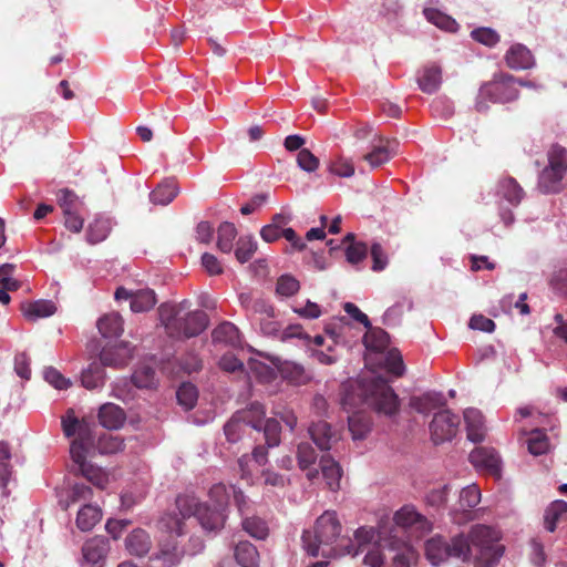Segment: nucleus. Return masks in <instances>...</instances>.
I'll return each mask as SVG.
<instances>
[{"instance_id": "f257e3e1", "label": "nucleus", "mask_w": 567, "mask_h": 567, "mask_svg": "<svg viewBox=\"0 0 567 567\" xmlns=\"http://www.w3.org/2000/svg\"><path fill=\"white\" fill-rule=\"evenodd\" d=\"M498 533L486 525L472 527L468 536L457 534L450 539L436 535L425 543V555L432 566L455 558L463 563L474 558L475 567H496L504 554Z\"/></svg>"}, {"instance_id": "f03ea898", "label": "nucleus", "mask_w": 567, "mask_h": 567, "mask_svg": "<svg viewBox=\"0 0 567 567\" xmlns=\"http://www.w3.org/2000/svg\"><path fill=\"white\" fill-rule=\"evenodd\" d=\"M61 424L66 437L76 436L71 442L70 454L79 473L97 488H106L110 483L109 473L86 461V456L94 445V436L89 424L80 421L72 409H69L65 415L62 416Z\"/></svg>"}, {"instance_id": "7ed1b4c3", "label": "nucleus", "mask_w": 567, "mask_h": 567, "mask_svg": "<svg viewBox=\"0 0 567 567\" xmlns=\"http://www.w3.org/2000/svg\"><path fill=\"white\" fill-rule=\"evenodd\" d=\"M190 302L183 300L175 303H163L158 308V317L165 332L174 339H189L199 336L208 327V316L203 310H189Z\"/></svg>"}, {"instance_id": "20e7f679", "label": "nucleus", "mask_w": 567, "mask_h": 567, "mask_svg": "<svg viewBox=\"0 0 567 567\" xmlns=\"http://www.w3.org/2000/svg\"><path fill=\"white\" fill-rule=\"evenodd\" d=\"M341 534V524L337 513L326 511L320 515L312 529H306L302 533L301 542L305 551L312 557L319 555L323 557H333L338 553L332 544Z\"/></svg>"}, {"instance_id": "39448f33", "label": "nucleus", "mask_w": 567, "mask_h": 567, "mask_svg": "<svg viewBox=\"0 0 567 567\" xmlns=\"http://www.w3.org/2000/svg\"><path fill=\"white\" fill-rule=\"evenodd\" d=\"M158 528L162 535L158 540V550L153 558L161 560L166 567L175 566L184 555L177 540L179 536L184 535V523L177 514L169 513L159 519Z\"/></svg>"}, {"instance_id": "423d86ee", "label": "nucleus", "mask_w": 567, "mask_h": 567, "mask_svg": "<svg viewBox=\"0 0 567 567\" xmlns=\"http://www.w3.org/2000/svg\"><path fill=\"white\" fill-rule=\"evenodd\" d=\"M359 395L363 404L380 414L392 416L399 410V398L383 378L375 377L361 380Z\"/></svg>"}, {"instance_id": "0eeeda50", "label": "nucleus", "mask_w": 567, "mask_h": 567, "mask_svg": "<svg viewBox=\"0 0 567 567\" xmlns=\"http://www.w3.org/2000/svg\"><path fill=\"white\" fill-rule=\"evenodd\" d=\"M176 507L182 520L195 516L203 529L207 533L216 534L225 525V511L216 508L215 506L210 507L206 503H200L199 499L193 495H179L176 498Z\"/></svg>"}, {"instance_id": "6e6552de", "label": "nucleus", "mask_w": 567, "mask_h": 567, "mask_svg": "<svg viewBox=\"0 0 567 567\" xmlns=\"http://www.w3.org/2000/svg\"><path fill=\"white\" fill-rule=\"evenodd\" d=\"M518 96L519 91L513 75L495 74L491 82L481 86L476 99V109L478 112H484L487 110L486 101L504 104L517 100Z\"/></svg>"}, {"instance_id": "1a4fd4ad", "label": "nucleus", "mask_w": 567, "mask_h": 567, "mask_svg": "<svg viewBox=\"0 0 567 567\" xmlns=\"http://www.w3.org/2000/svg\"><path fill=\"white\" fill-rule=\"evenodd\" d=\"M567 171V150L553 145L548 152V165L542 171L538 187L545 194L558 193Z\"/></svg>"}, {"instance_id": "9d476101", "label": "nucleus", "mask_w": 567, "mask_h": 567, "mask_svg": "<svg viewBox=\"0 0 567 567\" xmlns=\"http://www.w3.org/2000/svg\"><path fill=\"white\" fill-rule=\"evenodd\" d=\"M461 419L449 409H443L434 413L430 423L431 440L434 444H441L451 441L456 436Z\"/></svg>"}, {"instance_id": "9b49d317", "label": "nucleus", "mask_w": 567, "mask_h": 567, "mask_svg": "<svg viewBox=\"0 0 567 567\" xmlns=\"http://www.w3.org/2000/svg\"><path fill=\"white\" fill-rule=\"evenodd\" d=\"M393 519L396 526L422 536L432 529V523L420 514L413 505H404L395 512Z\"/></svg>"}, {"instance_id": "f8f14e48", "label": "nucleus", "mask_w": 567, "mask_h": 567, "mask_svg": "<svg viewBox=\"0 0 567 567\" xmlns=\"http://www.w3.org/2000/svg\"><path fill=\"white\" fill-rule=\"evenodd\" d=\"M110 550L109 540L103 536L87 539L82 546L81 567H104Z\"/></svg>"}, {"instance_id": "ddd939ff", "label": "nucleus", "mask_w": 567, "mask_h": 567, "mask_svg": "<svg viewBox=\"0 0 567 567\" xmlns=\"http://www.w3.org/2000/svg\"><path fill=\"white\" fill-rule=\"evenodd\" d=\"M238 300L252 324L257 323L258 317L275 316L274 307L266 299L251 292L239 293Z\"/></svg>"}, {"instance_id": "4468645a", "label": "nucleus", "mask_w": 567, "mask_h": 567, "mask_svg": "<svg viewBox=\"0 0 567 567\" xmlns=\"http://www.w3.org/2000/svg\"><path fill=\"white\" fill-rule=\"evenodd\" d=\"M470 462L477 470L486 471L489 474L501 476V458L492 447H476L470 453Z\"/></svg>"}, {"instance_id": "2eb2a0df", "label": "nucleus", "mask_w": 567, "mask_h": 567, "mask_svg": "<svg viewBox=\"0 0 567 567\" xmlns=\"http://www.w3.org/2000/svg\"><path fill=\"white\" fill-rule=\"evenodd\" d=\"M388 548L393 553L392 567H413L419 560L417 550L405 540L393 537Z\"/></svg>"}, {"instance_id": "dca6fc26", "label": "nucleus", "mask_w": 567, "mask_h": 567, "mask_svg": "<svg viewBox=\"0 0 567 567\" xmlns=\"http://www.w3.org/2000/svg\"><path fill=\"white\" fill-rule=\"evenodd\" d=\"M133 355L130 343L121 342L115 346L104 347L100 352V361L103 367H125Z\"/></svg>"}, {"instance_id": "f3484780", "label": "nucleus", "mask_w": 567, "mask_h": 567, "mask_svg": "<svg viewBox=\"0 0 567 567\" xmlns=\"http://www.w3.org/2000/svg\"><path fill=\"white\" fill-rule=\"evenodd\" d=\"M312 442L321 451H329L339 440V432L333 430L326 421L312 422L308 427Z\"/></svg>"}, {"instance_id": "a211bd4d", "label": "nucleus", "mask_w": 567, "mask_h": 567, "mask_svg": "<svg viewBox=\"0 0 567 567\" xmlns=\"http://www.w3.org/2000/svg\"><path fill=\"white\" fill-rule=\"evenodd\" d=\"M505 61L508 68L520 71L535 66V58L532 51L524 44H513L505 54Z\"/></svg>"}, {"instance_id": "6ab92c4d", "label": "nucleus", "mask_w": 567, "mask_h": 567, "mask_svg": "<svg viewBox=\"0 0 567 567\" xmlns=\"http://www.w3.org/2000/svg\"><path fill=\"white\" fill-rule=\"evenodd\" d=\"M446 404V400L442 392L430 391L419 396L410 399V406L417 413L427 415L432 411L440 409Z\"/></svg>"}, {"instance_id": "aec40b11", "label": "nucleus", "mask_w": 567, "mask_h": 567, "mask_svg": "<svg viewBox=\"0 0 567 567\" xmlns=\"http://www.w3.org/2000/svg\"><path fill=\"white\" fill-rule=\"evenodd\" d=\"M464 422L467 432V439L473 443L482 442L485 437L486 426L483 414L475 408H468L464 411Z\"/></svg>"}, {"instance_id": "412c9836", "label": "nucleus", "mask_w": 567, "mask_h": 567, "mask_svg": "<svg viewBox=\"0 0 567 567\" xmlns=\"http://www.w3.org/2000/svg\"><path fill=\"white\" fill-rule=\"evenodd\" d=\"M396 142L380 138L379 144L372 146L371 151L363 156L372 168L379 167L390 161L395 153Z\"/></svg>"}, {"instance_id": "4be33fe9", "label": "nucleus", "mask_w": 567, "mask_h": 567, "mask_svg": "<svg viewBox=\"0 0 567 567\" xmlns=\"http://www.w3.org/2000/svg\"><path fill=\"white\" fill-rule=\"evenodd\" d=\"M496 194L513 207L518 206L525 196L524 189L513 177L499 179L496 186Z\"/></svg>"}, {"instance_id": "5701e85b", "label": "nucleus", "mask_w": 567, "mask_h": 567, "mask_svg": "<svg viewBox=\"0 0 567 567\" xmlns=\"http://www.w3.org/2000/svg\"><path fill=\"white\" fill-rule=\"evenodd\" d=\"M126 415L123 409L114 403H105L99 410L100 424L107 430H117L123 426Z\"/></svg>"}, {"instance_id": "b1692460", "label": "nucleus", "mask_w": 567, "mask_h": 567, "mask_svg": "<svg viewBox=\"0 0 567 567\" xmlns=\"http://www.w3.org/2000/svg\"><path fill=\"white\" fill-rule=\"evenodd\" d=\"M442 83V70L436 64H430L420 70L417 75L419 87L426 94L436 92Z\"/></svg>"}, {"instance_id": "393cba45", "label": "nucleus", "mask_w": 567, "mask_h": 567, "mask_svg": "<svg viewBox=\"0 0 567 567\" xmlns=\"http://www.w3.org/2000/svg\"><path fill=\"white\" fill-rule=\"evenodd\" d=\"M125 546L131 555L142 557L148 554L152 542L150 535L141 528L134 529L126 538Z\"/></svg>"}, {"instance_id": "a878e982", "label": "nucleus", "mask_w": 567, "mask_h": 567, "mask_svg": "<svg viewBox=\"0 0 567 567\" xmlns=\"http://www.w3.org/2000/svg\"><path fill=\"white\" fill-rule=\"evenodd\" d=\"M21 311L25 319L37 321L38 319L54 315L56 307L51 300H37L33 302H23L21 305Z\"/></svg>"}, {"instance_id": "bb28decb", "label": "nucleus", "mask_w": 567, "mask_h": 567, "mask_svg": "<svg viewBox=\"0 0 567 567\" xmlns=\"http://www.w3.org/2000/svg\"><path fill=\"white\" fill-rule=\"evenodd\" d=\"M212 338L215 343H225L231 347H239L241 344L239 329L229 321L218 324L213 330Z\"/></svg>"}, {"instance_id": "cd10ccee", "label": "nucleus", "mask_w": 567, "mask_h": 567, "mask_svg": "<svg viewBox=\"0 0 567 567\" xmlns=\"http://www.w3.org/2000/svg\"><path fill=\"white\" fill-rule=\"evenodd\" d=\"M92 497L93 491L90 486L83 483H75L65 495L60 497L59 504L63 509H69L74 504L91 501Z\"/></svg>"}, {"instance_id": "c85d7f7f", "label": "nucleus", "mask_w": 567, "mask_h": 567, "mask_svg": "<svg viewBox=\"0 0 567 567\" xmlns=\"http://www.w3.org/2000/svg\"><path fill=\"white\" fill-rule=\"evenodd\" d=\"M11 456L9 444L0 441V489L4 497H8L10 494L8 484L12 477Z\"/></svg>"}, {"instance_id": "c756f323", "label": "nucleus", "mask_w": 567, "mask_h": 567, "mask_svg": "<svg viewBox=\"0 0 567 567\" xmlns=\"http://www.w3.org/2000/svg\"><path fill=\"white\" fill-rule=\"evenodd\" d=\"M97 329L103 338H118L123 333V319L116 312H111L97 321Z\"/></svg>"}, {"instance_id": "7c9ffc66", "label": "nucleus", "mask_w": 567, "mask_h": 567, "mask_svg": "<svg viewBox=\"0 0 567 567\" xmlns=\"http://www.w3.org/2000/svg\"><path fill=\"white\" fill-rule=\"evenodd\" d=\"M320 468L328 487L331 491H337L340 486V478L342 475V470L339 463L331 456L323 455L320 458Z\"/></svg>"}, {"instance_id": "2f4dec72", "label": "nucleus", "mask_w": 567, "mask_h": 567, "mask_svg": "<svg viewBox=\"0 0 567 567\" xmlns=\"http://www.w3.org/2000/svg\"><path fill=\"white\" fill-rule=\"evenodd\" d=\"M278 371L282 379L295 385L305 384L309 380V375L305 368L293 361H284L278 364Z\"/></svg>"}, {"instance_id": "473e14b6", "label": "nucleus", "mask_w": 567, "mask_h": 567, "mask_svg": "<svg viewBox=\"0 0 567 567\" xmlns=\"http://www.w3.org/2000/svg\"><path fill=\"white\" fill-rule=\"evenodd\" d=\"M368 331L363 336V343L367 350L373 352H383L390 343V336L381 328L372 327L367 328Z\"/></svg>"}, {"instance_id": "72a5a7b5", "label": "nucleus", "mask_w": 567, "mask_h": 567, "mask_svg": "<svg viewBox=\"0 0 567 567\" xmlns=\"http://www.w3.org/2000/svg\"><path fill=\"white\" fill-rule=\"evenodd\" d=\"M567 516V503L561 499L554 501L545 509L544 527L547 532H555L557 524Z\"/></svg>"}, {"instance_id": "f704fd0d", "label": "nucleus", "mask_w": 567, "mask_h": 567, "mask_svg": "<svg viewBox=\"0 0 567 567\" xmlns=\"http://www.w3.org/2000/svg\"><path fill=\"white\" fill-rule=\"evenodd\" d=\"M102 518V511L99 506L84 504L78 512L76 526L82 532L91 530Z\"/></svg>"}, {"instance_id": "c9c22d12", "label": "nucleus", "mask_w": 567, "mask_h": 567, "mask_svg": "<svg viewBox=\"0 0 567 567\" xmlns=\"http://www.w3.org/2000/svg\"><path fill=\"white\" fill-rule=\"evenodd\" d=\"M241 527L249 536L259 540L266 539L269 535L267 522L252 514L241 517Z\"/></svg>"}, {"instance_id": "e433bc0d", "label": "nucleus", "mask_w": 567, "mask_h": 567, "mask_svg": "<svg viewBox=\"0 0 567 567\" xmlns=\"http://www.w3.org/2000/svg\"><path fill=\"white\" fill-rule=\"evenodd\" d=\"M249 421L245 413H234L229 421L224 425V433L228 442L237 443L246 432Z\"/></svg>"}, {"instance_id": "4c0bfd02", "label": "nucleus", "mask_w": 567, "mask_h": 567, "mask_svg": "<svg viewBox=\"0 0 567 567\" xmlns=\"http://www.w3.org/2000/svg\"><path fill=\"white\" fill-rule=\"evenodd\" d=\"M113 223L109 217H96L87 228L86 238L91 244L103 241L111 233Z\"/></svg>"}, {"instance_id": "58836bf2", "label": "nucleus", "mask_w": 567, "mask_h": 567, "mask_svg": "<svg viewBox=\"0 0 567 567\" xmlns=\"http://www.w3.org/2000/svg\"><path fill=\"white\" fill-rule=\"evenodd\" d=\"M236 561L241 567H258L259 554L257 548L249 542H240L235 547Z\"/></svg>"}, {"instance_id": "ea45409f", "label": "nucleus", "mask_w": 567, "mask_h": 567, "mask_svg": "<svg viewBox=\"0 0 567 567\" xmlns=\"http://www.w3.org/2000/svg\"><path fill=\"white\" fill-rule=\"evenodd\" d=\"M105 382V371L97 363H91L82 371L81 383L87 390L100 389Z\"/></svg>"}, {"instance_id": "a19ab883", "label": "nucleus", "mask_w": 567, "mask_h": 567, "mask_svg": "<svg viewBox=\"0 0 567 567\" xmlns=\"http://www.w3.org/2000/svg\"><path fill=\"white\" fill-rule=\"evenodd\" d=\"M178 194V187L174 181H165L150 194V199L155 205H168Z\"/></svg>"}, {"instance_id": "79ce46f5", "label": "nucleus", "mask_w": 567, "mask_h": 567, "mask_svg": "<svg viewBox=\"0 0 567 567\" xmlns=\"http://www.w3.org/2000/svg\"><path fill=\"white\" fill-rule=\"evenodd\" d=\"M349 431L352 434V439L363 440L371 430L370 419L361 412L352 413L348 416Z\"/></svg>"}, {"instance_id": "37998d69", "label": "nucleus", "mask_w": 567, "mask_h": 567, "mask_svg": "<svg viewBox=\"0 0 567 567\" xmlns=\"http://www.w3.org/2000/svg\"><path fill=\"white\" fill-rule=\"evenodd\" d=\"M526 444L529 453L535 456L546 454L550 450L549 439L540 429H534L529 432Z\"/></svg>"}, {"instance_id": "c03bdc74", "label": "nucleus", "mask_w": 567, "mask_h": 567, "mask_svg": "<svg viewBox=\"0 0 567 567\" xmlns=\"http://www.w3.org/2000/svg\"><path fill=\"white\" fill-rule=\"evenodd\" d=\"M354 235L352 233H349L344 239L343 244L347 245L346 247V258L347 261L357 265L361 262L368 254V247L364 243L361 241H354Z\"/></svg>"}, {"instance_id": "a18cd8bd", "label": "nucleus", "mask_w": 567, "mask_h": 567, "mask_svg": "<svg viewBox=\"0 0 567 567\" xmlns=\"http://www.w3.org/2000/svg\"><path fill=\"white\" fill-rule=\"evenodd\" d=\"M156 303V296L152 289H141L134 291L131 300V310L133 312H146L151 310Z\"/></svg>"}, {"instance_id": "49530a36", "label": "nucleus", "mask_w": 567, "mask_h": 567, "mask_svg": "<svg viewBox=\"0 0 567 567\" xmlns=\"http://www.w3.org/2000/svg\"><path fill=\"white\" fill-rule=\"evenodd\" d=\"M237 229L233 223L224 221L217 230V247L220 251L229 254L234 247Z\"/></svg>"}, {"instance_id": "de8ad7c7", "label": "nucleus", "mask_w": 567, "mask_h": 567, "mask_svg": "<svg viewBox=\"0 0 567 567\" xmlns=\"http://www.w3.org/2000/svg\"><path fill=\"white\" fill-rule=\"evenodd\" d=\"M423 13L429 22H431L432 24L436 25L442 30L449 32H454L457 30V22L452 17L445 14L444 12L437 9L425 8Z\"/></svg>"}, {"instance_id": "09e8293b", "label": "nucleus", "mask_w": 567, "mask_h": 567, "mask_svg": "<svg viewBox=\"0 0 567 567\" xmlns=\"http://www.w3.org/2000/svg\"><path fill=\"white\" fill-rule=\"evenodd\" d=\"M377 533L373 527H359L354 533V540L358 544V548L353 549V545L347 546L346 553L353 557L363 553L364 546L371 544L375 539Z\"/></svg>"}, {"instance_id": "8fccbe9b", "label": "nucleus", "mask_w": 567, "mask_h": 567, "mask_svg": "<svg viewBox=\"0 0 567 567\" xmlns=\"http://www.w3.org/2000/svg\"><path fill=\"white\" fill-rule=\"evenodd\" d=\"M257 250V241L251 235L241 236L237 240L235 256L240 264L250 260Z\"/></svg>"}, {"instance_id": "3c124183", "label": "nucleus", "mask_w": 567, "mask_h": 567, "mask_svg": "<svg viewBox=\"0 0 567 567\" xmlns=\"http://www.w3.org/2000/svg\"><path fill=\"white\" fill-rule=\"evenodd\" d=\"M328 169L331 174L342 178L352 177L355 172L352 158L344 157L343 155H338L331 159Z\"/></svg>"}, {"instance_id": "603ef678", "label": "nucleus", "mask_w": 567, "mask_h": 567, "mask_svg": "<svg viewBox=\"0 0 567 567\" xmlns=\"http://www.w3.org/2000/svg\"><path fill=\"white\" fill-rule=\"evenodd\" d=\"M176 398L179 405H182L185 410H190L197 402L198 392L193 383L184 382L177 389Z\"/></svg>"}, {"instance_id": "864d4df0", "label": "nucleus", "mask_w": 567, "mask_h": 567, "mask_svg": "<svg viewBox=\"0 0 567 567\" xmlns=\"http://www.w3.org/2000/svg\"><path fill=\"white\" fill-rule=\"evenodd\" d=\"M261 431L264 432L267 447H276L280 444L281 425L277 419L269 417L264 420Z\"/></svg>"}, {"instance_id": "5fc2aeb1", "label": "nucleus", "mask_w": 567, "mask_h": 567, "mask_svg": "<svg viewBox=\"0 0 567 567\" xmlns=\"http://www.w3.org/2000/svg\"><path fill=\"white\" fill-rule=\"evenodd\" d=\"M100 454H115L124 449V441L116 434L104 433L97 440Z\"/></svg>"}, {"instance_id": "6e6d98bb", "label": "nucleus", "mask_w": 567, "mask_h": 567, "mask_svg": "<svg viewBox=\"0 0 567 567\" xmlns=\"http://www.w3.org/2000/svg\"><path fill=\"white\" fill-rule=\"evenodd\" d=\"M236 413H245V416L249 420L246 421L249 426L254 430L261 431L262 421L266 415V409L261 403L252 402L249 406Z\"/></svg>"}, {"instance_id": "4d7b16f0", "label": "nucleus", "mask_w": 567, "mask_h": 567, "mask_svg": "<svg viewBox=\"0 0 567 567\" xmlns=\"http://www.w3.org/2000/svg\"><path fill=\"white\" fill-rule=\"evenodd\" d=\"M481 502V491L475 484H471L462 488L460 492V508L468 511L476 507Z\"/></svg>"}, {"instance_id": "13d9d810", "label": "nucleus", "mask_w": 567, "mask_h": 567, "mask_svg": "<svg viewBox=\"0 0 567 567\" xmlns=\"http://www.w3.org/2000/svg\"><path fill=\"white\" fill-rule=\"evenodd\" d=\"M155 370L150 365L137 368L132 374V382L140 389H148L156 383Z\"/></svg>"}, {"instance_id": "bf43d9fd", "label": "nucleus", "mask_w": 567, "mask_h": 567, "mask_svg": "<svg viewBox=\"0 0 567 567\" xmlns=\"http://www.w3.org/2000/svg\"><path fill=\"white\" fill-rule=\"evenodd\" d=\"M209 498L215 503L216 508L225 511L231 498L230 485L224 483L213 485L209 489Z\"/></svg>"}, {"instance_id": "052dcab7", "label": "nucleus", "mask_w": 567, "mask_h": 567, "mask_svg": "<svg viewBox=\"0 0 567 567\" xmlns=\"http://www.w3.org/2000/svg\"><path fill=\"white\" fill-rule=\"evenodd\" d=\"M471 37L489 48L495 47L499 42V34L494 29L486 27L474 29L471 32Z\"/></svg>"}, {"instance_id": "680f3d73", "label": "nucleus", "mask_w": 567, "mask_h": 567, "mask_svg": "<svg viewBox=\"0 0 567 567\" xmlns=\"http://www.w3.org/2000/svg\"><path fill=\"white\" fill-rule=\"evenodd\" d=\"M300 284L295 277L282 275L277 281L276 292L282 297H291L298 292Z\"/></svg>"}, {"instance_id": "e2e57ef3", "label": "nucleus", "mask_w": 567, "mask_h": 567, "mask_svg": "<svg viewBox=\"0 0 567 567\" xmlns=\"http://www.w3.org/2000/svg\"><path fill=\"white\" fill-rule=\"evenodd\" d=\"M298 465L301 470L309 468L317 460L316 450L307 442L298 445L297 452Z\"/></svg>"}, {"instance_id": "0e129e2a", "label": "nucleus", "mask_w": 567, "mask_h": 567, "mask_svg": "<svg viewBox=\"0 0 567 567\" xmlns=\"http://www.w3.org/2000/svg\"><path fill=\"white\" fill-rule=\"evenodd\" d=\"M16 265L3 264L0 266V287L11 291L20 288V282L13 277Z\"/></svg>"}, {"instance_id": "69168bd1", "label": "nucleus", "mask_w": 567, "mask_h": 567, "mask_svg": "<svg viewBox=\"0 0 567 567\" xmlns=\"http://www.w3.org/2000/svg\"><path fill=\"white\" fill-rule=\"evenodd\" d=\"M59 204L63 210L64 214H70L74 210H80L81 208V202L79 200V197L69 189H62L60 190L58 195Z\"/></svg>"}, {"instance_id": "338daca9", "label": "nucleus", "mask_w": 567, "mask_h": 567, "mask_svg": "<svg viewBox=\"0 0 567 567\" xmlns=\"http://www.w3.org/2000/svg\"><path fill=\"white\" fill-rule=\"evenodd\" d=\"M297 164L300 169L312 173L319 167V159L309 150L302 148L297 155Z\"/></svg>"}, {"instance_id": "774afa93", "label": "nucleus", "mask_w": 567, "mask_h": 567, "mask_svg": "<svg viewBox=\"0 0 567 567\" xmlns=\"http://www.w3.org/2000/svg\"><path fill=\"white\" fill-rule=\"evenodd\" d=\"M450 489L451 487L449 484L431 489L426 494V503L432 507H442L447 501Z\"/></svg>"}]
</instances>
